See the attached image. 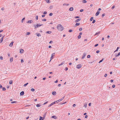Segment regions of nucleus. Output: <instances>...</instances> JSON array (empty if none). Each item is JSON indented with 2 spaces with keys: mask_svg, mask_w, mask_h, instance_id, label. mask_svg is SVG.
I'll return each mask as SVG.
<instances>
[{
  "mask_svg": "<svg viewBox=\"0 0 120 120\" xmlns=\"http://www.w3.org/2000/svg\"><path fill=\"white\" fill-rule=\"evenodd\" d=\"M81 64H79L76 67L78 69H79L81 68Z\"/></svg>",
  "mask_w": 120,
  "mask_h": 120,
  "instance_id": "obj_3",
  "label": "nucleus"
},
{
  "mask_svg": "<svg viewBox=\"0 0 120 120\" xmlns=\"http://www.w3.org/2000/svg\"><path fill=\"white\" fill-rule=\"evenodd\" d=\"M52 42H53V41H50L49 42V44H51V43H52Z\"/></svg>",
  "mask_w": 120,
  "mask_h": 120,
  "instance_id": "obj_58",
  "label": "nucleus"
},
{
  "mask_svg": "<svg viewBox=\"0 0 120 120\" xmlns=\"http://www.w3.org/2000/svg\"><path fill=\"white\" fill-rule=\"evenodd\" d=\"M13 61V58H10V62H11Z\"/></svg>",
  "mask_w": 120,
  "mask_h": 120,
  "instance_id": "obj_18",
  "label": "nucleus"
},
{
  "mask_svg": "<svg viewBox=\"0 0 120 120\" xmlns=\"http://www.w3.org/2000/svg\"><path fill=\"white\" fill-rule=\"evenodd\" d=\"M36 19L37 20H38V15H37L36 16Z\"/></svg>",
  "mask_w": 120,
  "mask_h": 120,
  "instance_id": "obj_37",
  "label": "nucleus"
},
{
  "mask_svg": "<svg viewBox=\"0 0 120 120\" xmlns=\"http://www.w3.org/2000/svg\"><path fill=\"white\" fill-rule=\"evenodd\" d=\"M52 6H51L49 7V8L50 9H51L52 8Z\"/></svg>",
  "mask_w": 120,
  "mask_h": 120,
  "instance_id": "obj_54",
  "label": "nucleus"
},
{
  "mask_svg": "<svg viewBox=\"0 0 120 120\" xmlns=\"http://www.w3.org/2000/svg\"><path fill=\"white\" fill-rule=\"evenodd\" d=\"M81 37V36L80 35H79L78 36V38L79 39H80Z\"/></svg>",
  "mask_w": 120,
  "mask_h": 120,
  "instance_id": "obj_42",
  "label": "nucleus"
},
{
  "mask_svg": "<svg viewBox=\"0 0 120 120\" xmlns=\"http://www.w3.org/2000/svg\"><path fill=\"white\" fill-rule=\"evenodd\" d=\"M120 52H119L118 54H115V56L116 57H117L119 56H120Z\"/></svg>",
  "mask_w": 120,
  "mask_h": 120,
  "instance_id": "obj_13",
  "label": "nucleus"
},
{
  "mask_svg": "<svg viewBox=\"0 0 120 120\" xmlns=\"http://www.w3.org/2000/svg\"><path fill=\"white\" fill-rule=\"evenodd\" d=\"M36 106L37 107H39L40 106V105L39 104H38L36 105Z\"/></svg>",
  "mask_w": 120,
  "mask_h": 120,
  "instance_id": "obj_29",
  "label": "nucleus"
},
{
  "mask_svg": "<svg viewBox=\"0 0 120 120\" xmlns=\"http://www.w3.org/2000/svg\"><path fill=\"white\" fill-rule=\"evenodd\" d=\"M48 101H47V102L44 103V104H43V105H45L47 103H48Z\"/></svg>",
  "mask_w": 120,
  "mask_h": 120,
  "instance_id": "obj_51",
  "label": "nucleus"
},
{
  "mask_svg": "<svg viewBox=\"0 0 120 120\" xmlns=\"http://www.w3.org/2000/svg\"><path fill=\"white\" fill-rule=\"evenodd\" d=\"M98 44H97L95 45L94 46L95 47H96L98 46Z\"/></svg>",
  "mask_w": 120,
  "mask_h": 120,
  "instance_id": "obj_59",
  "label": "nucleus"
},
{
  "mask_svg": "<svg viewBox=\"0 0 120 120\" xmlns=\"http://www.w3.org/2000/svg\"><path fill=\"white\" fill-rule=\"evenodd\" d=\"M90 55H88L87 56V58H90Z\"/></svg>",
  "mask_w": 120,
  "mask_h": 120,
  "instance_id": "obj_39",
  "label": "nucleus"
},
{
  "mask_svg": "<svg viewBox=\"0 0 120 120\" xmlns=\"http://www.w3.org/2000/svg\"><path fill=\"white\" fill-rule=\"evenodd\" d=\"M64 97H63L61 99H59L57 101H58L59 102H60L61 101L64 99Z\"/></svg>",
  "mask_w": 120,
  "mask_h": 120,
  "instance_id": "obj_5",
  "label": "nucleus"
},
{
  "mask_svg": "<svg viewBox=\"0 0 120 120\" xmlns=\"http://www.w3.org/2000/svg\"><path fill=\"white\" fill-rule=\"evenodd\" d=\"M107 74H105V75H104V76H105V77H106V76H107Z\"/></svg>",
  "mask_w": 120,
  "mask_h": 120,
  "instance_id": "obj_63",
  "label": "nucleus"
},
{
  "mask_svg": "<svg viewBox=\"0 0 120 120\" xmlns=\"http://www.w3.org/2000/svg\"><path fill=\"white\" fill-rule=\"evenodd\" d=\"M46 33L48 34H51V31H47Z\"/></svg>",
  "mask_w": 120,
  "mask_h": 120,
  "instance_id": "obj_23",
  "label": "nucleus"
},
{
  "mask_svg": "<svg viewBox=\"0 0 120 120\" xmlns=\"http://www.w3.org/2000/svg\"><path fill=\"white\" fill-rule=\"evenodd\" d=\"M13 43L14 42H12L10 44L9 46L10 47H12L13 46Z\"/></svg>",
  "mask_w": 120,
  "mask_h": 120,
  "instance_id": "obj_10",
  "label": "nucleus"
},
{
  "mask_svg": "<svg viewBox=\"0 0 120 120\" xmlns=\"http://www.w3.org/2000/svg\"><path fill=\"white\" fill-rule=\"evenodd\" d=\"M21 62L22 63L24 62L23 60L22 59L21 60Z\"/></svg>",
  "mask_w": 120,
  "mask_h": 120,
  "instance_id": "obj_50",
  "label": "nucleus"
},
{
  "mask_svg": "<svg viewBox=\"0 0 120 120\" xmlns=\"http://www.w3.org/2000/svg\"><path fill=\"white\" fill-rule=\"evenodd\" d=\"M87 104L86 103H85L84 104V107L85 108H86L87 107Z\"/></svg>",
  "mask_w": 120,
  "mask_h": 120,
  "instance_id": "obj_20",
  "label": "nucleus"
},
{
  "mask_svg": "<svg viewBox=\"0 0 120 120\" xmlns=\"http://www.w3.org/2000/svg\"><path fill=\"white\" fill-rule=\"evenodd\" d=\"M33 22V21L31 20H30L28 21L27 22V23H31Z\"/></svg>",
  "mask_w": 120,
  "mask_h": 120,
  "instance_id": "obj_9",
  "label": "nucleus"
},
{
  "mask_svg": "<svg viewBox=\"0 0 120 120\" xmlns=\"http://www.w3.org/2000/svg\"><path fill=\"white\" fill-rule=\"evenodd\" d=\"M81 20V19H77L75 21V22H77L79 21H80Z\"/></svg>",
  "mask_w": 120,
  "mask_h": 120,
  "instance_id": "obj_7",
  "label": "nucleus"
},
{
  "mask_svg": "<svg viewBox=\"0 0 120 120\" xmlns=\"http://www.w3.org/2000/svg\"><path fill=\"white\" fill-rule=\"evenodd\" d=\"M42 25V24L40 25V24H37L36 25H34V27L35 29H36V28L38 27L41 26Z\"/></svg>",
  "mask_w": 120,
  "mask_h": 120,
  "instance_id": "obj_2",
  "label": "nucleus"
},
{
  "mask_svg": "<svg viewBox=\"0 0 120 120\" xmlns=\"http://www.w3.org/2000/svg\"><path fill=\"white\" fill-rule=\"evenodd\" d=\"M3 37H2L1 39L0 40V43H1L3 41Z\"/></svg>",
  "mask_w": 120,
  "mask_h": 120,
  "instance_id": "obj_22",
  "label": "nucleus"
},
{
  "mask_svg": "<svg viewBox=\"0 0 120 120\" xmlns=\"http://www.w3.org/2000/svg\"><path fill=\"white\" fill-rule=\"evenodd\" d=\"M43 21H46V20L45 19H43L42 20Z\"/></svg>",
  "mask_w": 120,
  "mask_h": 120,
  "instance_id": "obj_47",
  "label": "nucleus"
},
{
  "mask_svg": "<svg viewBox=\"0 0 120 120\" xmlns=\"http://www.w3.org/2000/svg\"><path fill=\"white\" fill-rule=\"evenodd\" d=\"M55 53H53L52 54V56H54L55 55Z\"/></svg>",
  "mask_w": 120,
  "mask_h": 120,
  "instance_id": "obj_43",
  "label": "nucleus"
},
{
  "mask_svg": "<svg viewBox=\"0 0 120 120\" xmlns=\"http://www.w3.org/2000/svg\"><path fill=\"white\" fill-rule=\"evenodd\" d=\"M23 52V50L22 49H21L20 51V53H22Z\"/></svg>",
  "mask_w": 120,
  "mask_h": 120,
  "instance_id": "obj_17",
  "label": "nucleus"
},
{
  "mask_svg": "<svg viewBox=\"0 0 120 120\" xmlns=\"http://www.w3.org/2000/svg\"><path fill=\"white\" fill-rule=\"evenodd\" d=\"M93 17H92L90 19V21H92V20H93Z\"/></svg>",
  "mask_w": 120,
  "mask_h": 120,
  "instance_id": "obj_33",
  "label": "nucleus"
},
{
  "mask_svg": "<svg viewBox=\"0 0 120 120\" xmlns=\"http://www.w3.org/2000/svg\"><path fill=\"white\" fill-rule=\"evenodd\" d=\"M49 15L50 16H52V13H50L49 14Z\"/></svg>",
  "mask_w": 120,
  "mask_h": 120,
  "instance_id": "obj_38",
  "label": "nucleus"
},
{
  "mask_svg": "<svg viewBox=\"0 0 120 120\" xmlns=\"http://www.w3.org/2000/svg\"><path fill=\"white\" fill-rule=\"evenodd\" d=\"M46 1L48 3H50V1L49 0H46Z\"/></svg>",
  "mask_w": 120,
  "mask_h": 120,
  "instance_id": "obj_16",
  "label": "nucleus"
},
{
  "mask_svg": "<svg viewBox=\"0 0 120 120\" xmlns=\"http://www.w3.org/2000/svg\"><path fill=\"white\" fill-rule=\"evenodd\" d=\"M100 12L98 11L96 13L95 15L96 16H97L99 14Z\"/></svg>",
  "mask_w": 120,
  "mask_h": 120,
  "instance_id": "obj_6",
  "label": "nucleus"
},
{
  "mask_svg": "<svg viewBox=\"0 0 120 120\" xmlns=\"http://www.w3.org/2000/svg\"><path fill=\"white\" fill-rule=\"evenodd\" d=\"M24 94V92L23 91L21 92L20 93V95H23Z\"/></svg>",
  "mask_w": 120,
  "mask_h": 120,
  "instance_id": "obj_8",
  "label": "nucleus"
},
{
  "mask_svg": "<svg viewBox=\"0 0 120 120\" xmlns=\"http://www.w3.org/2000/svg\"><path fill=\"white\" fill-rule=\"evenodd\" d=\"M0 59L1 60H3V58L2 56H1L0 57Z\"/></svg>",
  "mask_w": 120,
  "mask_h": 120,
  "instance_id": "obj_34",
  "label": "nucleus"
},
{
  "mask_svg": "<svg viewBox=\"0 0 120 120\" xmlns=\"http://www.w3.org/2000/svg\"><path fill=\"white\" fill-rule=\"evenodd\" d=\"M52 105L51 103L49 106V107H50Z\"/></svg>",
  "mask_w": 120,
  "mask_h": 120,
  "instance_id": "obj_61",
  "label": "nucleus"
},
{
  "mask_svg": "<svg viewBox=\"0 0 120 120\" xmlns=\"http://www.w3.org/2000/svg\"><path fill=\"white\" fill-rule=\"evenodd\" d=\"M73 7H71L70 8L69 10L71 11H72L73 10Z\"/></svg>",
  "mask_w": 120,
  "mask_h": 120,
  "instance_id": "obj_14",
  "label": "nucleus"
},
{
  "mask_svg": "<svg viewBox=\"0 0 120 120\" xmlns=\"http://www.w3.org/2000/svg\"><path fill=\"white\" fill-rule=\"evenodd\" d=\"M36 34L37 36L38 37L41 36V34Z\"/></svg>",
  "mask_w": 120,
  "mask_h": 120,
  "instance_id": "obj_25",
  "label": "nucleus"
},
{
  "mask_svg": "<svg viewBox=\"0 0 120 120\" xmlns=\"http://www.w3.org/2000/svg\"><path fill=\"white\" fill-rule=\"evenodd\" d=\"M39 120H43L42 117L40 116V119Z\"/></svg>",
  "mask_w": 120,
  "mask_h": 120,
  "instance_id": "obj_31",
  "label": "nucleus"
},
{
  "mask_svg": "<svg viewBox=\"0 0 120 120\" xmlns=\"http://www.w3.org/2000/svg\"><path fill=\"white\" fill-rule=\"evenodd\" d=\"M115 86L114 85H113L112 86V87L113 88H114L115 87Z\"/></svg>",
  "mask_w": 120,
  "mask_h": 120,
  "instance_id": "obj_52",
  "label": "nucleus"
},
{
  "mask_svg": "<svg viewBox=\"0 0 120 120\" xmlns=\"http://www.w3.org/2000/svg\"><path fill=\"white\" fill-rule=\"evenodd\" d=\"M58 82V80H57L56 81H55L54 82L55 83H57Z\"/></svg>",
  "mask_w": 120,
  "mask_h": 120,
  "instance_id": "obj_64",
  "label": "nucleus"
},
{
  "mask_svg": "<svg viewBox=\"0 0 120 120\" xmlns=\"http://www.w3.org/2000/svg\"><path fill=\"white\" fill-rule=\"evenodd\" d=\"M47 13V12L46 11H45L44 13H43V14H46Z\"/></svg>",
  "mask_w": 120,
  "mask_h": 120,
  "instance_id": "obj_49",
  "label": "nucleus"
},
{
  "mask_svg": "<svg viewBox=\"0 0 120 120\" xmlns=\"http://www.w3.org/2000/svg\"><path fill=\"white\" fill-rule=\"evenodd\" d=\"M64 63H65V62L64 61V62H62V63H61L60 64H59V66H60L61 65H62L63 64H64Z\"/></svg>",
  "mask_w": 120,
  "mask_h": 120,
  "instance_id": "obj_12",
  "label": "nucleus"
},
{
  "mask_svg": "<svg viewBox=\"0 0 120 120\" xmlns=\"http://www.w3.org/2000/svg\"><path fill=\"white\" fill-rule=\"evenodd\" d=\"M86 54L85 53H84L83 54V55H82V59H83L86 56Z\"/></svg>",
  "mask_w": 120,
  "mask_h": 120,
  "instance_id": "obj_4",
  "label": "nucleus"
},
{
  "mask_svg": "<svg viewBox=\"0 0 120 120\" xmlns=\"http://www.w3.org/2000/svg\"><path fill=\"white\" fill-rule=\"evenodd\" d=\"M68 68H66L65 69V71H67L68 70Z\"/></svg>",
  "mask_w": 120,
  "mask_h": 120,
  "instance_id": "obj_48",
  "label": "nucleus"
},
{
  "mask_svg": "<svg viewBox=\"0 0 120 120\" xmlns=\"http://www.w3.org/2000/svg\"><path fill=\"white\" fill-rule=\"evenodd\" d=\"M53 58V56H51V58H50L51 60H50L49 61H51V60Z\"/></svg>",
  "mask_w": 120,
  "mask_h": 120,
  "instance_id": "obj_53",
  "label": "nucleus"
},
{
  "mask_svg": "<svg viewBox=\"0 0 120 120\" xmlns=\"http://www.w3.org/2000/svg\"><path fill=\"white\" fill-rule=\"evenodd\" d=\"M56 91H53L52 93V94L54 95H55L56 94Z\"/></svg>",
  "mask_w": 120,
  "mask_h": 120,
  "instance_id": "obj_15",
  "label": "nucleus"
},
{
  "mask_svg": "<svg viewBox=\"0 0 120 120\" xmlns=\"http://www.w3.org/2000/svg\"><path fill=\"white\" fill-rule=\"evenodd\" d=\"M119 48V47H118L116 49V50L114 52H115L116 51H117L118 50V49Z\"/></svg>",
  "mask_w": 120,
  "mask_h": 120,
  "instance_id": "obj_32",
  "label": "nucleus"
},
{
  "mask_svg": "<svg viewBox=\"0 0 120 120\" xmlns=\"http://www.w3.org/2000/svg\"><path fill=\"white\" fill-rule=\"evenodd\" d=\"M31 90L32 91H33L35 90L33 88H32L31 89Z\"/></svg>",
  "mask_w": 120,
  "mask_h": 120,
  "instance_id": "obj_36",
  "label": "nucleus"
},
{
  "mask_svg": "<svg viewBox=\"0 0 120 120\" xmlns=\"http://www.w3.org/2000/svg\"><path fill=\"white\" fill-rule=\"evenodd\" d=\"M30 34V33L29 32H27V35H29Z\"/></svg>",
  "mask_w": 120,
  "mask_h": 120,
  "instance_id": "obj_55",
  "label": "nucleus"
},
{
  "mask_svg": "<svg viewBox=\"0 0 120 120\" xmlns=\"http://www.w3.org/2000/svg\"><path fill=\"white\" fill-rule=\"evenodd\" d=\"M80 25V23H76L75 24V27H76L77 26H79Z\"/></svg>",
  "mask_w": 120,
  "mask_h": 120,
  "instance_id": "obj_11",
  "label": "nucleus"
},
{
  "mask_svg": "<svg viewBox=\"0 0 120 120\" xmlns=\"http://www.w3.org/2000/svg\"><path fill=\"white\" fill-rule=\"evenodd\" d=\"M52 118H54L55 119H56V116H52Z\"/></svg>",
  "mask_w": 120,
  "mask_h": 120,
  "instance_id": "obj_21",
  "label": "nucleus"
},
{
  "mask_svg": "<svg viewBox=\"0 0 120 120\" xmlns=\"http://www.w3.org/2000/svg\"><path fill=\"white\" fill-rule=\"evenodd\" d=\"M104 60V59H102L99 62V63H100L101 62H102L103 60Z\"/></svg>",
  "mask_w": 120,
  "mask_h": 120,
  "instance_id": "obj_28",
  "label": "nucleus"
},
{
  "mask_svg": "<svg viewBox=\"0 0 120 120\" xmlns=\"http://www.w3.org/2000/svg\"><path fill=\"white\" fill-rule=\"evenodd\" d=\"M72 30H69V32H71L72 31Z\"/></svg>",
  "mask_w": 120,
  "mask_h": 120,
  "instance_id": "obj_46",
  "label": "nucleus"
},
{
  "mask_svg": "<svg viewBox=\"0 0 120 120\" xmlns=\"http://www.w3.org/2000/svg\"><path fill=\"white\" fill-rule=\"evenodd\" d=\"M100 33V32L99 31L98 32H97L95 34L94 36H96L98 34H99Z\"/></svg>",
  "mask_w": 120,
  "mask_h": 120,
  "instance_id": "obj_19",
  "label": "nucleus"
},
{
  "mask_svg": "<svg viewBox=\"0 0 120 120\" xmlns=\"http://www.w3.org/2000/svg\"><path fill=\"white\" fill-rule=\"evenodd\" d=\"M13 82L12 81V80L10 81L9 82V84H12Z\"/></svg>",
  "mask_w": 120,
  "mask_h": 120,
  "instance_id": "obj_26",
  "label": "nucleus"
},
{
  "mask_svg": "<svg viewBox=\"0 0 120 120\" xmlns=\"http://www.w3.org/2000/svg\"><path fill=\"white\" fill-rule=\"evenodd\" d=\"M82 2L83 3H86L87 2V1L85 0H82Z\"/></svg>",
  "mask_w": 120,
  "mask_h": 120,
  "instance_id": "obj_24",
  "label": "nucleus"
},
{
  "mask_svg": "<svg viewBox=\"0 0 120 120\" xmlns=\"http://www.w3.org/2000/svg\"><path fill=\"white\" fill-rule=\"evenodd\" d=\"M82 28H80L79 29V30L80 31H81L82 30Z\"/></svg>",
  "mask_w": 120,
  "mask_h": 120,
  "instance_id": "obj_44",
  "label": "nucleus"
},
{
  "mask_svg": "<svg viewBox=\"0 0 120 120\" xmlns=\"http://www.w3.org/2000/svg\"><path fill=\"white\" fill-rule=\"evenodd\" d=\"M99 50H98L96 52L97 53H98L99 52Z\"/></svg>",
  "mask_w": 120,
  "mask_h": 120,
  "instance_id": "obj_62",
  "label": "nucleus"
},
{
  "mask_svg": "<svg viewBox=\"0 0 120 120\" xmlns=\"http://www.w3.org/2000/svg\"><path fill=\"white\" fill-rule=\"evenodd\" d=\"M57 101H54V102H53L52 103H51V104H52V105H53V104H55V103L56 102H57Z\"/></svg>",
  "mask_w": 120,
  "mask_h": 120,
  "instance_id": "obj_27",
  "label": "nucleus"
},
{
  "mask_svg": "<svg viewBox=\"0 0 120 120\" xmlns=\"http://www.w3.org/2000/svg\"><path fill=\"white\" fill-rule=\"evenodd\" d=\"M79 16H75V18H79Z\"/></svg>",
  "mask_w": 120,
  "mask_h": 120,
  "instance_id": "obj_56",
  "label": "nucleus"
},
{
  "mask_svg": "<svg viewBox=\"0 0 120 120\" xmlns=\"http://www.w3.org/2000/svg\"><path fill=\"white\" fill-rule=\"evenodd\" d=\"M16 101H14L12 102H11V103L12 104V103H16Z\"/></svg>",
  "mask_w": 120,
  "mask_h": 120,
  "instance_id": "obj_41",
  "label": "nucleus"
},
{
  "mask_svg": "<svg viewBox=\"0 0 120 120\" xmlns=\"http://www.w3.org/2000/svg\"><path fill=\"white\" fill-rule=\"evenodd\" d=\"M52 105L51 103L49 106V107H50Z\"/></svg>",
  "mask_w": 120,
  "mask_h": 120,
  "instance_id": "obj_60",
  "label": "nucleus"
},
{
  "mask_svg": "<svg viewBox=\"0 0 120 120\" xmlns=\"http://www.w3.org/2000/svg\"><path fill=\"white\" fill-rule=\"evenodd\" d=\"M25 18H23L22 19V21H21V22H22V23L23 22V20H25Z\"/></svg>",
  "mask_w": 120,
  "mask_h": 120,
  "instance_id": "obj_30",
  "label": "nucleus"
},
{
  "mask_svg": "<svg viewBox=\"0 0 120 120\" xmlns=\"http://www.w3.org/2000/svg\"><path fill=\"white\" fill-rule=\"evenodd\" d=\"M95 22V21L94 20L92 22V23H94Z\"/></svg>",
  "mask_w": 120,
  "mask_h": 120,
  "instance_id": "obj_45",
  "label": "nucleus"
},
{
  "mask_svg": "<svg viewBox=\"0 0 120 120\" xmlns=\"http://www.w3.org/2000/svg\"><path fill=\"white\" fill-rule=\"evenodd\" d=\"M28 84V83H27L26 84H25L24 85V86H26Z\"/></svg>",
  "mask_w": 120,
  "mask_h": 120,
  "instance_id": "obj_35",
  "label": "nucleus"
},
{
  "mask_svg": "<svg viewBox=\"0 0 120 120\" xmlns=\"http://www.w3.org/2000/svg\"><path fill=\"white\" fill-rule=\"evenodd\" d=\"M83 11V10L82 9H81L80 10V12H82Z\"/></svg>",
  "mask_w": 120,
  "mask_h": 120,
  "instance_id": "obj_57",
  "label": "nucleus"
},
{
  "mask_svg": "<svg viewBox=\"0 0 120 120\" xmlns=\"http://www.w3.org/2000/svg\"><path fill=\"white\" fill-rule=\"evenodd\" d=\"M3 90L5 91L6 90V89L5 87H3L2 89Z\"/></svg>",
  "mask_w": 120,
  "mask_h": 120,
  "instance_id": "obj_40",
  "label": "nucleus"
},
{
  "mask_svg": "<svg viewBox=\"0 0 120 120\" xmlns=\"http://www.w3.org/2000/svg\"><path fill=\"white\" fill-rule=\"evenodd\" d=\"M57 28L58 30L61 31H63L64 29L63 26L60 24H58L57 25Z\"/></svg>",
  "mask_w": 120,
  "mask_h": 120,
  "instance_id": "obj_1",
  "label": "nucleus"
}]
</instances>
